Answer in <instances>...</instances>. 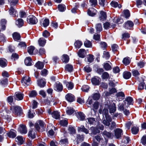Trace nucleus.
I'll return each mask as SVG.
<instances>
[{
    "mask_svg": "<svg viewBox=\"0 0 146 146\" xmlns=\"http://www.w3.org/2000/svg\"><path fill=\"white\" fill-rule=\"evenodd\" d=\"M58 8L59 11L61 12L64 11L66 9L65 5L62 4H60L58 5Z\"/></svg>",
    "mask_w": 146,
    "mask_h": 146,
    "instance_id": "obj_48",
    "label": "nucleus"
},
{
    "mask_svg": "<svg viewBox=\"0 0 146 146\" xmlns=\"http://www.w3.org/2000/svg\"><path fill=\"white\" fill-rule=\"evenodd\" d=\"M19 46L23 48H26L27 45L25 42H20L19 44Z\"/></svg>",
    "mask_w": 146,
    "mask_h": 146,
    "instance_id": "obj_62",
    "label": "nucleus"
},
{
    "mask_svg": "<svg viewBox=\"0 0 146 146\" xmlns=\"http://www.w3.org/2000/svg\"><path fill=\"white\" fill-rule=\"evenodd\" d=\"M84 45L87 48H91L92 46L91 42L87 39L84 41Z\"/></svg>",
    "mask_w": 146,
    "mask_h": 146,
    "instance_id": "obj_32",
    "label": "nucleus"
},
{
    "mask_svg": "<svg viewBox=\"0 0 146 146\" xmlns=\"http://www.w3.org/2000/svg\"><path fill=\"white\" fill-rule=\"evenodd\" d=\"M84 137L83 135H77V143H78L80 142H82L83 141L84 139Z\"/></svg>",
    "mask_w": 146,
    "mask_h": 146,
    "instance_id": "obj_47",
    "label": "nucleus"
},
{
    "mask_svg": "<svg viewBox=\"0 0 146 146\" xmlns=\"http://www.w3.org/2000/svg\"><path fill=\"white\" fill-rule=\"evenodd\" d=\"M74 46L76 48H80L82 44V42L79 40H77L74 43Z\"/></svg>",
    "mask_w": 146,
    "mask_h": 146,
    "instance_id": "obj_35",
    "label": "nucleus"
},
{
    "mask_svg": "<svg viewBox=\"0 0 146 146\" xmlns=\"http://www.w3.org/2000/svg\"><path fill=\"white\" fill-rule=\"evenodd\" d=\"M125 101L127 102V104L129 105L132 104L133 103V100L131 97H128L125 100Z\"/></svg>",
    "mask_w": 146,
    "mask_h": 146,
    "instance_id": "obj_51",
    "label": "nucleus"
},
{
    "mask_svg": "<svg viewBox=\"0 0 146 146\" xmlns=\"http://www.w3.org/2000/svg\"><path fill=\"white\" fill-rule=\"evenodd\" d=\"M38 85L40 87L42 88L44 86L46 82L44 79H42L38 80Z\"/></svg>",
    "mask_w": 146,
    "mask_h": 146,
    "instance_id": "obj_29",
    "label": "nucleus"
},
{
    "mask_svg": "<svg viewBox=\"0 0 146 146\" xmlns=\"http://www.w3.org/2000/svg\"><path fill=\"white\" fill-rule=\"evenodd\" d=\"M78 130L79 131L83 132L86 134H88L89 132L88 130L84 126L82 125L80 127H78Z\"/></svg>",
    "mask_w": 146,
    "mask_h": 146,
    "instance_id": "obj_25",
    "label": "nucleus"
},
{
    "mask_svg": "<svg viewBox=\"0 0 146 146\" xmlns=\"http://www.w3.org/2000/svg\"><path fill=\"white\" fill-rule=\"evenodd\" d=\"M38 43L40 46H43L46 43V40L43 38H40L38 40Z\"/></svg>",
    "mask_w": 146,
    "mask_h": 146,
    "instance_id": "obj_28",
    "label": "nucleus"
},
{
    "mask_svg": "<svg viewBox=\"0 0 146 146\" xmlns=\"http://www.w3.org/2000/svg\"><path fill=\"white\" fill-rule=\"evenodd\" d=\"M7 21L5 19H3L1 21V29L2 31H4L6 29Z\"/></svg>",
    "mask_w": 146,
    "mask_h": 146,
    "instance_id": "obj_30",
    "label": "nucleus"
},
{
    "mask_svg": "<svg viewBox=\"0 0 146 146\" xmlns=\"http://www.w3.org/2000/svg\"><path fill=\"white\" fill-rule=\"evenodd\" d=\"M16 24L19 27H22L24 25L23 20L21 19H18L16 21Z\"/></svg>",
    "mask_w": 146,
    "mask_h": 146,
    "instance_id": "obj_22",
    "label": "nucleus"
},
{
    "mask_svg": "<svg viewBox=\"0 0 146 146\" xmlns=\"http://www.w3.org/2000/svg\"><path fill=\"white\" fill-rule=\"evenodd\" d=\"M105 106L106 108L108 107L110 113H114L116 110V107L114 103H111L110 105L108 104H105Z\"/></svg>",
    "mask_w": 146,
    "mask_h": 146,
    "instance_id": "obj_3",
    "label": "nucleus"
},
{
    "mask_svg": "<svg viewBox=\"0 0 146 146\" xmlns=\"http://www.w3.org/2000/svg\"><path fill=\"white\" fill-rule=\"evenodd\" d=\"M107 17L106 13L103 11H101L99 19L101 21L106 20Z\"/></svg>",
    "mask_w": 146,
    "mask_h": 146,
    "instance_id": "obj_17",
    "label": "nucleus"
},
{
    "mask_svg": "<svg viewBox=\"0 0 146 146\" xmlns=\"http://www.w3.org/2000/svg\"><path fill=\"white\" fill-rule=\"evenodd\" d=\"M103 135L104 136H105L108 137H110L111 136V133L105 131L103 132Z\"/></svg>",
    "mask_w": 146,
    "mask_h": 146,
    "instance_id": "obj_63",
    "label": "nucleus"
},
{
    "mask_svg": "<svg viewBox=\"0 0 146 146\" xmlns=\"http://www.w3.org/2000/svg\"><path fill=\"white\" fill-rule=\"evenodd\" d=\"M13 37L14 39L16 41L19 40L21 37L20 34L16 32L13 33Z\"/></svg>",
    "mask_w": 146,
    "mask_h": 146,
    "instance_id": "obj_34",
    "label": "nucleus"
},
{
    "mask_svg": "<svg viewBox=\"0 0 146 146\" xmlns=\"http://www.w3.org/2000/svg\"><path fill=\"white\" fill-rule=\"evenodd\" d=\"M21 81L23 85L25 86H27L29 84L30 79L28 76H26L23 78Z\"/></svg>",
    "mask_w": 146,
    "mask_h": 146,
    "instance_id": "obj_5",
    "label": "nucleus"
},
{
    "mask_svg": "<svg viewBox=\"0 0 146 146\" xmlns=\"http://www.w3.org/2000/svg\"><path fill=\"white\" fill-rule=\"evenodd\" d=\"M145 64V62L143 61H139L137 63V67L140 68H141L144 67Z\"/></svg>",
    "mask_w": 146,
    "mask_h": 146,
    "instance_id": "obj_41",
    "label": "nucleus"
},
{
    "mask_svg": "<svg viewBox=\"0 0 146 146\" xmlns=\"http://www.w3.org/2000/svg\"><path fill=\"white\" fill-rule=\"evenodd\" d=\"M97 11L94 8H90L88 11V14L91 16H93L96 15Z\"/></svg>",
    "mask_w": 146,
    "mask_h": 146,
    "instance_id": "obj_15",
    "label": "nucleus"
},
{
    "mask_svg": "<svg viewBox=\"0 0 146 146\" xmlns=\"http://www.w3.org/2000/svg\"><path fill=\"white\" fill-rule=\"evenodd\" d=\"M76 116L78 119L81 121L84 120L85 117L84 114L82 112H78L76 113Z\"/></svg>",
    "mask_w": 146,
    "mask_h": 146,
    "instance_id": "obj_20",
    "label": "nucleus"
},
{
    "mask_svg": "<svg viewBox=\"0 0 146 146\" xmlns=\"http://www.w3.org/2000/svg\"><path fill=\"white\" fill-rule=\"evenodd\" d=\"M104 67L106 70H111V66L108 63H106L104 64Z\"/></svg>",
    "mask_w": 146,
    "mask_h": 146,
    "instance_id": "obj_44",
    "label": "nucleus"
},
{
    "mask_svg": "<svg viewBox=\"0 0 146 146\" xmlns=\"http://www.w3.org/2000/svg\"><path fill=\"white\" fill-rule=\"evenodd\" d=\"M95 28L96 31L98 32H100L102 30V25L100 23H98L96 24Z\"/></svg>",
    "mask_w": 146,
    "mask_h": 146,
    "instance_id": "obj_38",
    "label": "nucleus"
},
{
    "mask_svg": "<svg viewBox=\"0 0 146 146\" xmlns=\"http://www.w3.org/2000/svg\"><path fill=\"white\" fill-rule=\"evenodd\" d=\"M37 95L36 92L35 90H32L31 92L29 94V96L30 97H35Z\"/></svg>",
    "mask_w": 146,
    "mask_h": 146,
    "instance_id": "obj_57",
    "label": "nucleus"
},
{
    "mask_svg": "<svg viewBox=\"0 0 146 146\" xmlns=\"http://www.w3.org/2000/svg\"><path fill=\"white\" fill-rule=\"evenodd\" d=\"M35 126L37 130L41 132L43 131L45 128L44 123L42 120L37 121V123H35Z\"/></svg>",
    "mask_w": 146,
    "mask_h": 146,
    "instance_id": "obj_1",
    "label": "nucleus"
},
{
    "mask_svg": "<svg viewBox=\"0 0 146 146\" xmlns=\"http://www.w3.org/2000/svg\"><path fill=\"white\" fill-rule=\"evenodd\" d=\"M66 100L69 102H72L75 100L74 96L70 94H68L65 96Z\"/></svg>",
    "mask_w": 146,
    "mask_h": 146,
    "instance_id": "obj_12",
    "label": "nucleus"
},
{
    "mask_svg": "<svg viewBox=\"0 0 146 146\" xmlns=\"http://www.w3.org/2000/svg\"><path fill=\"white\" fill-rule=\"evenodd\" d=\"M19 131L21 134H26L27 133V130L25 125L21 124L19 128Z\"/></svg>",
    "mask_w": 146,
    "mask_h": 146,
    "instance_id": "obj_7",
    "label": "nucleus"
},
{
    "mask_svg": "<svg viewBox=\"0 0 146 146\" xmlns=\"http://www.w3.org/2000/svg\"><path fill=\"white\" fill-rule=\"evenodd\" d=\"M52 116L54 118L56 119H59L60 115L59 112L57 111H54L52 113Z\"/></svg>",
    "mask_w": 146,
    "mask_h": 146,
    "instance_id": "obj_33",
    "label": "nucleus"
},
{
    "mask_svg": "<svg viewBox=\"0 0 146 146\" xmlns=\"http://www.w3.org/2000/svg\"><path fill=\"white\" fill-rule=\"evenodd\" d=\"M141 142L143 145L146 146V135H144L141 138Z\"/></svg>",
    "mask_w": 146,
    "mask_h": 146,
    "instance_id": "obj_49",
    "label": "nucleus"
},
{
    "mask_svg": "<svg viewBox=\"0 0 146 146\" xmlns=\"http://www.w3.org/2000/svg\"><path fill=\"white\" fill-rule=\"evenodd\" d=\"M110 4L112 7H118L120 8L121 7V6L120 4L119 5L117 2L115 1H112Z\"/></svg>",
    "mask_w": 146,
    "mask_h": 146,
    "instance_id": "obj_36",
    "label": "nucleus"
},
{
    "mask_svg": "<svg viewBox=\"0 0 146 146\" xmlns=\"http://www.w3.org/2000/svg\"><path fill=\"white\" fill-rule=\"evenodd\" d=\"M102 77L103 79L107 80L110 77L109 74L107 72H104L103 73Z\"/></svg>",
    "mask_w": 146,
    "mask_h": 146,
    "instance_id": "obj_39",
    "label": "nucleus"
},
{
    "mask_svg": "<svg viewBox=\"0 0 146 146\" xmlns=\"http://www.w3.org/2000/svg\"><path fill=\"white\" fill-rule=\"evenodd\" d=\"M68 130L69 132L71 134H74L75 133V130L73 127L71 126H69Z\"/></svg>",
    "mask_w": 146,
    "mask_h": 146,
    "instance_id": "obj_53",
    "label": "nucleus"
},
{
    "mask_svg": "<svg viewBox=\"0 0 146 146\" xmlns=\"http://www.w3.org/2000/svg\"><path fill=\"white\" fill-rule=\"evenodd\" d=\"M73 69V66L72 65L68 64L66 65L65 67V69L68 72H71Z\"/></svg>",
    "mask_w": 146,
    "mask_h": 146,
    "instance_id": "obj_43",
    "label": "nucleus"
},
{
    "mask_svg": "<svg viewBox=\"0 0 146 146\" xmlns=\"http://www.w3.org/2000/svg\"><path fill=\"white\" fill-rule=\"evenodd\" d=\"M131 74L130 72L127 71H125L123 73V77L126 79H129L131 77Z\"/></svg>",
    "mask_w": 146,
    "mask_h": 146,
    "instance_id": "obj_31",
    "label": "nucleus"
},
{
    "mask_svg": "<svg viewBox=\"0 0 146 146\" xmlns=\"http://www.w3.org/2000/svg\"><path fill=\"white\" fill-rule=\"evenodd\" d=\"M133 25V23L132 21H128L125 23L124 27L126 29H130Z\"/></svg>",
    "mask_w": 146,
    "mask_h": 146,
    "instance_id": "obj_11",
    "label": "nucleus"
},
{
    "mask_svg": "<svg viewBox=\"0 0 146 146\" xmlns=\"http://www.w3.org/2000/svg\"><path fill=\"white\" fill-rule=\"evenodd\" d=\"M15 94V98L17 100H21L23 99L24 95L21 92H16Z\"/></svg>",
    "mask_w": 146,
    "mask_h": 146,
    "instance_id": "obj_19",
    "label": "nucleus"
},
{
    "mask_svg": "<svg viewBox=\"0 0 146 146\" xmlns=\"http://www.w3.org/2000/svg\"><path fill=\"white\" fill-rule=\"evenodd\" d=\"M49 23V21L48 19H46L43 21L42 24L44 27H46L48 26Z\"/></svg>",
    "mask_w": 146,
    "mask_h": 146,
    "instance_id": "obj_55",
    "label": "nucleus"
},
{
    "mask_svg": "<svg viewBox=\"0 0 146 146\" xmlns=\"http://www.w3.org/2000/svg\"><path fill=\"white\" fill-rule=\"evenodd\" d=\"M15 141L17 142L19 145H21L23 144L24 141L22 136H18L15 139Z\"/></svg>",
    "mask_w": 146,
    "mask_h": 146,
    "instance_id": "obj_21",
    "label": "nucleus"
},
{
    "mask_svg": "<svg viewBox=\"0 0 146 146\" xmlns=\"http://www.w3.org/2000/svg\"><path fill=\"white\" fill-rule=\"evenodd\" d=\"M117 84V82H115L114 80H110L109 85L110 86L113 87H115Z\"/></svg>",
    "mask_w": 146,
    "mask_h": 146,
    "instance_id": "obj_52",
    "label": "nucleus"
},
{
    "mask_svg": "<svg viewBox=\"0 0 146 146\" xmlns=\"http://www.w3.org/2000/svg\"><path fill=\"white\" fill-rule=\"evenodd\" d=\"M60 123V125L62 126H67L68 124L67 120L65 119L61 120Z\"/></svg>",
    "mask_w": 146,
    "mask_h": 146,
    "instance_id": "obj_59",
    "label": "nucleus"
},
{
    "mask_svg": "<svg viewBox=\"0 0 146 146\" xmlns=\"http://www.w3.org/2000/svg\"><path fill=\"white\" fill-rule=\"evenodd\" d=\"M89 87L88 86L85 85L82 86L81 88V89L83 91L87 92L89 90Z\"/></svg>",
    "mask_w": 146,
    "mask_h": 146,
    "instance_id": "obj_61",
    "label": "nucleus"
},
{
    "mask_svg": "<svg viewBox=\"0 0 146 146\" xmlns=\"http://www.w3.org/2000/svg\"><path fill=\"white\" fill-rule=\"evenodd\" d=\"M35 47L33 46H30L28 48L27 51L30 54H33V52L35 50Z\"/></svg>",
    "mask_w": 146,
    "mask_h": 146,
    "instance_id": "obj_42",
    "label": "nucleus"
},
{
    "mask_svg": "<svg viewBox=\"0 0 146 146\" xmlns=\"http://www.w3.org/2000/svg\"><path fill=\"white\" fill-rule=\"evenodd\" d=\"M74 111L73 108L68 107L66 110V112L68 114L70 115L73 113Z\"/></svg>",
    "mask_w": 146,
    "mask_h": 146,
    "instance_id": "obj_40",
    "label": "nucleus"
},
{
    "mask_svg": "<svg viewBox=\"0 0 146 146\" xmlns=\"http://www.w3.org/2000/svg\"><path fill=\"white\" fill-rule=\"evenodd\" d=\"M86 52L84 49H81L79 50L78 52V55L80 57L84 58L85 56Z\"/></svg>",
    "mask_w": 146,
    "mask_h": 146,
    "instance_id": "obj_18",
    "label": "nucleus"
},
{
    "mask_svg": "<svg viewBox=\"0 0 146 146\" xmlns=\"http://www.w3.org/2000/svg\"><path fill=\"white\" fill-rule=\"evenodd\" d=\"M28 136L29 137L34 139L36 137V132L35 129H31L28 133Z\"/></svg>",
    "mask_w": 146,
    "mask_h": 146,
    "instance_id": "obj_16",
    "label": "nucleus"
},
{
    "mask_svg": "<svg viewBox=\"0 0 146 146\" xmlns=\"http://www.w3.org/2000/svg\"><path fill=\"white\" fill-rule=\"evenodd\" d=\"M139 130V128L138 127H133L131 129V132L132 133L134 134H137Z\"/></svg>",
    "mask_w": 146,
    "mask_h": 146,
    "instance_id": "obj_50",
    "label": "nucleus"
},
{
    "mask_svg": "<svg viewBox=\"0 0 146 146\" xmlns=\"http://www.w3.org/2000/svg\"><path fill=\"white\" fill-rule=\"evenodd\" d=\"M14 109L15 114L17 115H20L22 113L21 109L18 106H12L11 108V109Z\"/></svg>",
    "mask_w": 146,
    "mask_h": 146,
    "instance_id": "obj_6",
    "label": "nucleus"
},
{
    "mask_svg": "<svg viewBox=\"0 0 146 146\" xmlns=\"http://www.w3.org/2000/svg\"><path fill=\"white\" fill-rule=\"evenodd\" d=\"M7 64V61L4 58H0V66L2 67H5Z\"/></svg>",
    "mask_w": 146,
    "mask_h": 146,
    "instance_id": "obj_24",
    "label": "nucleus"
},
{
    "mask_svg": "<svg viewBox=\"0 0 146 146\" xmlns=\"http://www.w3.org/2000/svg\"><path fill=\"white\" fill-rule=\"evenodd\" d=\"M16 131L14 130H11L9 133H7V135L8 136L10 137L14 138L16 136Z\"/></svg>",
    "mask_w": 146,
    "mask_h": 146,
    "instance_id": "obj_23",
    "label": "nucleus"
},
{
    "mask_svg": "<svg viewBox=\"0 0 146 146\" xmlns=\"http://www.w3.org/2000/svg\"><path fill=\"white\" fill-rule=\"evenodd\" d=\"M25 64L27 66H30L32 64V59L30 57H27L25 60Z\"/></svg>",
    "mask_w": 146,
    "mask_h": 146,
    "instance_id": "obj_27",
    "label": "nucleus"
},
{
    "mask_svg": "<svg viewBox=\"0 0 146 146\" xmlns=\"http://www.w3.org/2000/svg\"><path fill=\"white\" fill-rule=\"evenodd\" d=\"M95 138L97 141H98L100 143H101V145H104V144H106V142L103 140L101 136H96L95 137Z\"/></svg>",
    "mask_w": 146,
    "mask_h": 146,
    "instance_id": "obj_14",
    "label": "nucleus"
},
{
    "mask_svg": "<svg viewBox=\"0 0 146 146\" xmlns=\"http://www.w3.org/2000/svg\"><path fill=\"white\" fill-rule=\"evenodd\" d=\"M114 22L119 23H121L123 22V21L122 19L121 18H115L113 20Z\"/></svg>",
    "mask_w": 146,
    "mask_h": 146,
    "instance_id": "obj_54",
    "label": "nucleus"
},
{
    "mask_svg": "<svg viewBox=\"0 0 146 146\" xmlns=\"http://www.w3.org/2000/svg\"><path fill=\"white\" fill-rule=\"evenodd\" d=\"M11 6L15 5L18 3V0H8Z\"/></svg>",
    "mask_w": 146,
    "mask_h": 146,
    "instance_id": "obj_56",
    "label": "nucleus"
},
{
    "mask_svg": "<svg viewBox=\"0 0 146 146\" xmlns=\"http://www.w3.org/2000/svg\"><path fill=\"white\" fill-rule=\"evenodd\" d=\"M130 60L129 57H126L124 58L123 60V63L125 65H127L130 63Z\"/></svg>",
    "mask_w": 146,
    "mask_h": 146,
    "instance_id": "obj_46",
    "label": "nucleus"
},
{
    "mask_svg": "<svg viewBox=\"0 0 146 146\" xmlns=\"http://www.w3.org/2000/svg\"><path fill=\"white\" fill-rule=\"evenodd\" d=\"M9 13L11 15H12L13 17L16 16L17 11L15 8L12 6H11L9 11Z\"/></svg>",
    "mask_w": 146,
    "mask_h": 146,
    "instance_id": "obj_13",
    "label": "nucleus"
},
{
    "mask_svg": "<svg viewBox=\"0 0 146 146\" xmlns=\"http://www.w3.org/2000/svg\"><path fill=\"white\" fill-rule=\"evenodd\" d=\"M0 81V84H1L3 86L7 85L8 83V80L6 78L1 79Z\"/></svg>",
    "mask_w": 146,
    "mask_h": 146,
    "instance_id": "obj_45",
    "label": "nucleus"
},
{
    "mask_svg": "<svg viewBox=\"0 0 146 146\" xmlns=\"http://www.w3.org/2000/svg\"><path fill=\"white\" fill-rule=\"evenodd\" d=\"M130 36V34L127 33L125 32L122 34V38L125 40L126 38H129Z\"/></svg>",
    "mask_w": 146,
    "mask_h": 146,
    "instance_id": "obj_58",
    "label": "nucleus"
},
{
    "mask_svg": "<svg viewBox=\"0 0 146 146\" xmlns=\"http://www.w3.org/2000/svg\"><path fill=\"white\" fill-rule=\"evenodd\" d=\"M106 119L103 120L102 123L106 126L109 127L110 125V122L112 120L110 116H107L106 117Z\"/></svg>",
    "mask_w": 146,
    "mask_h": 146,
    "instance_id": "obj_10",
    "label": "nucleus"
},
{
    "mask_svg": "<svg viewBox=\"0 0 146 146\" xmlns=\"http://www.w3.org/2000/svg\"><path fill=\"white\" fill-rule=\"evenodd\" d=\"M90 130L91 131L92 133L94 134H95L99 132V130L95 127H92L90 128Z\"/></svg>",
    "mask_w": 146,
    "mask_h": 146,
    "instance_id": "obj_64",
    "label": "nucleus"
},
{
    "mask_svg": "<svg viewBox=\"0 0 146 146\" xmlns=\"http://www.w3.org/2000/svg\"><path fill=\"white\" fill-rule=\"evenodd\" d=\"M35 66L37 68L41 69L43 68L44 64L43 62L38 61L35 64Z\"/></svg>",
    "mask_w": 146,
    "mask_h": 146,
    "instance_id": "obj_26",
    "label": "nucleus"
},
{
    "mask_svg": "<svg viewBox=\"0 0 146 146\" xmlns=\"http://www.w3.org/2000/svg\"><path fill=\"white\" fill-rule=\"evenodd\" d=\"M27 21L29 24L34 25L37 23L38 20L35 16L31 15L28 17L27 18Z\"/></svg>",
    "mask_w": 146,
    "mask_h": 146,
    "instance_id": "obj_2",
    "label": "nucleus"
},
{
    "mask_svg": "<svg viewBox=\"0 0 146 146\" xmlns=\"http://www.w3.org/2000/svg\"><path fill=\"white\" fill-rule=\"evenodd\" d=\"M101 47L103 50L105 49L107 47V45L106 42H101L100 44Z\"/></svg>",
    "mask_w": 146,
    "mask_h": 146,
    "instance_id": "obj_60",
    "label": "nucleus"
},
{
    "mask_svg": "<svg viewBox=\"0 0 146 146\" xmlns=\"http://www.w3.org/2000/svg\"><path fill=\"white\" fill-rule=\"evenodd\" d=\"M62 60L63 62L67 63L68 62L69 58L67 55L64 54L63 55Z\"/></svg>",
    "mask_w": 146,
    "mask_h": 146,
    "instance_id": "obj_37",
    "label": "nucleus"
},
{
    "mask_svg": "<svg viewBox=\"0 0 146 146\" xmlns=\"http://www.w3.org/2000/svg\"><path fill=\"white\" fill-rule=\"evenodd\" d=\"M122 131L119 128H117L114 130L115 135L117 139H119L122 134Z\"/></svg>",
    "mask_w": 146,
    "mask_h": 146,
    "instance_id": "obj_9",
    "label": "nucleus"
},
{
    "mask_svg": "<svg viewBox=\"0 0 146 146\" xmlns=\"http://www.w3.org/2000/svg\"><path fill=\"white\" fill-rule=\"evenodd\" d=\"M63 88L62 84L59 82H57L54 84V89L57 91L60 92L62 90Z\"/></svg>",
    "mask_w": 146,
    "mask_h": 146,
    "instance_id": "obj_4",
    "label": "nucleus"
},
{
    "mask_svg": "<svg viewBox=\"0 0 146 146\" xmlns=\"http://www.w3.org/2000/svg\"><path fill=\"white\" fill-rule=\"evenodd\" d=\"M101 81V79L100 77L95 76L91 80L92 84L95 85H98Z\"/></svg>",
    "mask_w": 146,
    "mask_h": 146,
    "instance_id": "obj_8",
    "label": "nucleus"
}]
</instances>
